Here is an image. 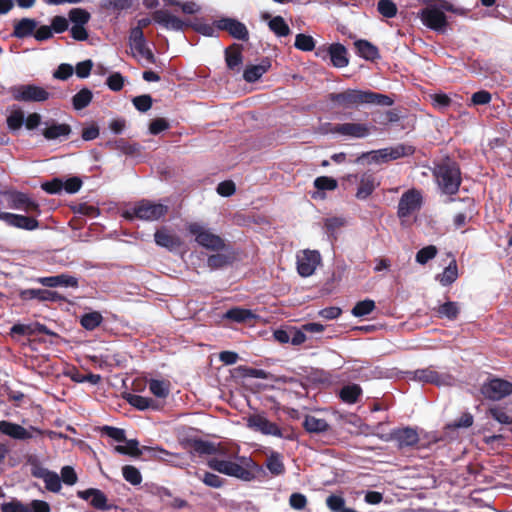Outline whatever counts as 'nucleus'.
<instances>
[{
	"label": "nucleus",
	"mask_w": 512,
	"mask_h": 512,
	"mask_svg": "<svg viewBox=\"0 0 512 512\" xmlns=\"http://www.w3.org/2000/svg\"><path fill=\"white\" fill-rule=\"evenodd\" d=\"M328 99L342 108H352L363 104L392 106L394 99L386 94L371 90L347 89L340 93H330Z\"/></svg>",
	"instance_id": "nucleus-1"
},
{
	"label": "nucleus",
	"mask_w": 512,
	"mask_h": 512,
	"mask_svg": "<svg viewBox=\"0 0 512 512\" xmlns=\"http://www.w3.org/2000/svg\"><path fill=\"white\" fill-rule=\"evenodd\" d=\"M433 177L443 194L455 195L462 183L459 164L450 157H445L435 163L432 170Z\"/></svg>",
	"instance_id": "nucleus-2"
},
{
	"label": "nucleus",
	"mask_w": 512,
	"mask_h": 512,
	"mask_svg": "<svg viewBox=\"0 0 512 512\" xmlns=\"http://www.w3.org/2000/svg\"><path fill=\"white\" fill-rule=\"evenodd\" d=\"M151 16H153L155 23L161 25L167 30L183 31L184 28L191 27L196 32L207 37H212L215 34L216 27L214 24L210 25L203 23L199 19H195L194 22H185L177 16L172 15L169 11L163 9L153 11Z\"/></svg>",
	"instance_id": "nucleus-3"
},
{
	"label": "nucleus",
	"mask_w": 512,
	"mask_h": 512,
	"mask_svg": "<svg viewBox=\"0 0 512 512\" xmlns=\"http://www.w3.org/2000/svg\"><path fill=\"white\" fill-rule=\"evenodd\" d=\"M168 210L167 205L142 199L135 203L132 208L125 210L123 217L129 221L135 218L146 221H156L164 217L168 213Z\"/></svg>",
	"instance_id": "nucleus-4"
},
{
	"label": "nucleus",
	"mask_w": 512,
	"mask_h": 512,
	"mask_svg": "<svg viewBox=\"0 0 512 512\" xmlns=\"http://www.w3.org/2000/svg\"><path fill=\"white\" fill-rule=\"evenodd\" d=\"M207 466L221 474L235 477L244 481H250L253 479V473L249 469L231 460H223L214 457L207 461Z\"/></svg>",
	"instance_id": "nucleus-5"
},
{
	"label": "nucleus",
	"mask_w": 512,
	"mask_h": 512,
	"mask_svg": "<svg viewBox=\"0 0 512 512\" xmlns=\"http://www.w3.org/2000/svg\"><path fill=\"white\" fill-rule=\"evenodd\" d=\"M188 231L190 234L195 236V241L202 247L212 250V251H220L225 248L224 240L212 233L210 230L205 229L199 223H191L188 226Z\"/></svg>",
	"instance_id": "nucleus-6"
},
{
	"label": "nucleus",
	"mask_w": 512,
	"mask_h": 512,
	"mask_svg": "<svg viewBox=\"0 0 512 512\" xmlns=\"http://www.w3.org/2000/svg\"><path fill=\"white\" fill-rule=\"evenodd\" d=\"M9 93L16 101L44 102L49 99V92L34 84L15 85L9 88Z\"/></svg>",
	"instance_id": "nucleus-7"
},
{
	"label": "nucleus",
	"mask_w": 512,
	"mask_h": 512,
	"mask_svg": "<svg viewBox=\"0 0 512 512\" xmlns=\"http://www.w3.org/2000/svg\"><path fill=\"white\" fill-rule=\"evenodd\" d=\"M481 394L492 401H500L512 394V383L501 378H491L481 386Z\"/></svg>",
	"instance_id": "nucleus-8"
},
{
	"label": "nucleus",
	"mask_w": 512,
	"mask_h": 512,
	"mask_svg": "<svg viewBox=\"0 0 512 512\" xmlns=\"http://www.w3.org/2000/svg\"><path fill=\"white\" fill-rule=\"evenodd\" d=\"M421 22L431 30L444 33L448 22L445 13L435 6H428L419 12Z\"/></svg>",
	"instance_id": "nucleus-9"
},
{
	"label": "nucleus",
	"mask_w": 512,
	"mask_h": 512,
	"mask_svg": "<svg viewBox=\"0 0 512 512\" xmlns=\"http://www.w3.org/2000/svg\"><path fill=\"white\" fill-rule=\"evenodd\" d=\"M422 206V194L416 189L404 192L399 200L397 216L404 219L419 211Z\"/></svg>",
	"instance_id": "nucleus-10"
},
{
	"label": "nucleus",
	"mask_w": 512,
	"mask_h": 512,
	"mask_svg": "<svg viewBox=\"0 0 512 512\" xmlns=\"http://www.w3.org/2000/svg\"><path fill=\"white\" fill-rule=\"evenodd\" d=\"M247 426L263 435L284 437L281 428L276 423L268 420L264 414L256 413L250 415L247 419Z\"/></svg>",
	"instance_id": "nucleus-11"
},
{
	"label": "nucleus",
	"mask_w": 512,
	"mask_h": 512,
	"mask_svg": "<svg viewBox=\"0 0 512 512\" xmlns=\"http://www.w3.org/2000/svg\"><path fill=\"white\" fill-rule=\"evenodd\" d=\"M214 25L218 30L226 31L228 34L241 41H248L249 31L246 25L237 19L230 17H222L214 21Z\"/></svg>",
	"instance_id": "nucleus-12"
},
{
	"label": "nucleus",
	"mask_w": 512,
	"mask_h": 512,
	"mask_svg": "<svg viewBox=\"0 0 512 512\" xmlns=\"http://www.w3.org/2000/svg\"><path fill=\"white\" fill-rule=\"evenodd\" d=\"M321 262V255L316 250H304L301 256L297 257V271L302 277L311 276Z\"/></svg>",
	"instance_id": "nucleus-13"
},
{
	"label": "nucleus",
	"mask_w": 512,
	"mask_h": 512,
	"mask_svg": "<svg viewBox=\"0 0 512 512\" xmlns=\"http://www.w3.org/2000/svg\"><path fill=\"white\" fill-rule=\"evenodd\" d=\"M390 439L397 442L399 449L413 448L416 447L419 442V435L416 429L404 427L392 430Z\"/></svg>",
	"instance_id": "nucleus-14"
},
{
	"label": "nucleus",
	"mask_w": 512,
	"mask_h": 512,
	"mask_svg": "<svg viewBox=\"0 0 512 512\" xmlns=\"http://www.w3.org/2000/svg\"><path fill=\"white\" fill-rule=\"evenodd\" d=\"M0 220L4 221L9 226L28 231L35 230L39 227V222L36 218L9 212H1Z\"/></svg>",
	"instance_id": "nucleus-15"
},
{
	"label": "nucleus",
	"mask_w": 512,
	"mask_h": 512,
	"mask_svg": "<svg viewBox=\"0 0 512 512\" xmlns=\"http://www.w3.org/2000/svg\"><path fill=\"white\" fill-rule=\"evenodd\" d=\"M330 132L333 134H340L344 136H350L353 138H364L369 135L370 129L366 124L363 123H341L335 124Z\"/></svg>",
	"instance_id": "nucleus-16"
},
{
	"label": "nucleus",
	"mask_w": 512,
	"mask_h": 512,
	"mask_svg": "<svg viewBox=\"0 0 512 512\" xmlns=\"http://www.w3.org/2000/svg\"><path fill=\"white\" fill-rule=\"evenodd\" d=\"M154 241L158 246L166 248L169 251H174L182 245L180 237L164 226L156 230Z\"/></svg>",
	"instance_id": "nucleus-17"
},
{
	"label": "nucleus",
	"mask_w": 512,
	"mask_h": 512,
	"mask_svg": "<svg viewBox=\"0 0 512 512\" xmlns=\"http://www.w3.org/2000/svg\"><path fill=\"white\" fill-rule=\"evenodd\" d=\"M38 22L33 18H22L13 21V31L11 37L17 39H24L33 36Z\"/></svg>",
	"instance_id": "nucleus-18"
},
{
	"label": "nucleus",
	"mask_w": 512,
	"mask_h": 512,
	"mask_svg": "<svg viewBox=\"0 0 512 512\" xmlns=\"http://www.w3.org/2000/svg\"><path fill=\"white\" fill-rule=\"evenodd\" d=\"M38 283L45 287H58V286H64V287H78V279L74 276H70L67 274H60L56 276H48V277H39L36 280Z\"/></svg>",
	"instance_id": "nucleus-19"
},
{
	"label": "nucleus",
	"mask_w": 512,
	"mask_h": 512,
	"mask_svg": "<svg viewBox=\"0 0 512 512\" xmlns=\"http://www.w3.org/2000/svg\"><path fill=\"white\" fill-rule=\"evenodd\" d=\"M378 185L379 183L376 182V178L373 173H363L359 180L356 198L359 200L367 199L374 192Z\"/></svg>",
	"instance_id": "nucleus-20"
},
{
	"label": "nucleus",
	"mask_w": 512,
	"mask_h": 512,
	"mask_svg": "<svg viewBox=\"0 0 512 512\" xmlns=\"http://www.w3.org/2000/svg\"><path fill=\"white\" fill-rule=\"evenodd\" d=\"M331 63L336 68H344L349 64L348 51L341 43H333L328 46Z\"/></svg>",
	"instance_id": "nucleus-21"
},
{
	"label": "nucleus",
	"mask_w": 512,
	"mask_h": 512,
	"mask_svg": "<svg viewBox=\"0 0 512 512\" xmlns=\"http://www.w3.org/2000/svg\"><path fill=\"white\" fill-rule=\"evenodd\" d=\"M271 68V60L265 57L258 65H249L243 72V78L248 83L259 80Z\"/></svg>",
	"instance_id": "nucleus-22"
},
{
	"label": "nucleus",
	"mask_w": 512,
	"mask_h": 512,
	"mask_svg": "<svg viewBox=\"0 0 512 512\" xmlns=\"http://www.w3.org/2000/svg\"><path fill=\"white\" fill-rule=\"evenodd\" d=\"M0 432L17 440H26L31 438V433L23 426L5 420L0 421Z\"/></svg>",
	"instance_id": "nucleus-23"
},
{
	"label": "nucleus",
	"mask_w": 512,
	"mask_h": 512,
	"mask_svg": "<svg viewBox=\"0 0 512 512\" xmlns=\"http://www.w3.org/2000/svg\"><path fill=\"white\" fill-rule=\"evenodd\" d=\"M123 398L134 408L140 411L147 409L158 410L160 408L157 401L152 398L143 397L141 395L126 393Z\"/></svg>",
	"instance_id": "nucleus-24"
},
{
	"label": "nucleus",
	"mask_w": 512,
	"mask_h": 512,
	"mask_svg": "<svg viewBox=\"0 0 512 512\" xmlns=\"http://www.w3.org/2000/svg\"><path fill=\"white\" fill-rule=\"evenodd\" d=\"M72 129L69 124L52 122L51 125L47 126L43 131L42 135L47 140H56L59 138H68L71 134Z\"/></svg>",
	"instance_id": "nucleus-25"
},
{
	"label": "nucleus",
	"mask_w": 512,
	"mask_h": 512,
	"mask_svg": "<svg viewBox=\"0 0 512 512\" xmlns=\"http://www.w3.org/2000/svg\"><path fill=\"white\" fill-rule=\"evenodd\" d=\"M106 147L111 150H117L125 155L135 156L140 153L141 146L138 143H132L124 138L110 140L106 143Z\"/></svg>",
	"instance_id": "nucleus-26"
},
{
	"label": "nucleus",
	"mask_w": 512,
	"mask_h": 512,
	"mask_svg": "<svg viewBox=\"0 0 512 512\" xmlns=\"http://www.w3.org/2000/svg\"><path fill=\"white\" fill-rule=\"evenodd\" d=\"M354 47L357 54L365 60L375 61L380 58L378 48L367 40L359 39L355 41Z\"/></svg>",
	"instance_id": "nucleus-27"
},
{
	"label": "nucleus",
	"mask_w": 512,
	"mask_h": 512,
	"mask_svg": "<svg viewBox=\"0 0 512 512\" xmlns=\"http://www.w3.org/2000/svg\"><path fill=\"white\" fill-rule=\"evenodd\" d=\"M302 426L306 432L311 434H320L330 430V425L325 419L317 418L313 415H306Z\"/></svg>",
	"instance_id": "nucleus-28"
},
{
	"label": "nucleus",
	"mask_w": 512,
	"mask_h": 512,
	"mask_svg": "<svg viewBox=\"0 0 512 512\" xmlns=\"http://www.w3.org/2000/svg\"><path fill=\"white\" fill-rule=\"evenodd\" d=\"M433 311L435 316L440 319L446 318L448 320L454 321L460 314V306L458 302L447 301L434 308Z\"/></svg>",
	"instance_id": "nucleus-29"
},
{
	"label": "nucleus",
	"mask_w": 512,
	"mask_h": 512,
	"mask_svg": "<svg viewBox=\"0 0 512 512\" xmlns=\"http://www.w3.org/2000/svg\"><path fill=\"white\" fill-rule=\"evenodd\" d=\"M413 379L422 383L441 385L443 383L442 375L432 367L417 369L413 372Z\"/></svg>",
	"instance_id": "nucleus-30"
},
{
	"label": "nucleus",
	"mask_w": 512,
	"mask_h": 512,
	"mask_svg": "<svg viewBox=\"0 0 512 512\" xmlns=\"http://www.w3.org/2000/svg\"><path fill=\"white\" fill-rule=\"evenodd\" d=\"M242 45L232 44L225 50V61L229 69L234 70L242 64Z\"/></svg>",
	"instance_id": "nucleus-31"
},
{
	"label": "nucleus",
	"mask_w": 512,
	"mask_h": 512,
	"mask_svg": "<svg viewBox=\"0 0 512 512\" xmlns=\"http://www.w3.org/2000/svg\"><path fill=\"white\" fill-rule=\"evenodd\" d=\"M13 206L16 209H22L26 212L35 213L37 215L41 212L38 203L31 200L26 194L20 192L13 197Z\"/></svg>",
	"instance_id": "nucleus-32"
},
{
	"label": "nucleus",
	"mask_w": 512,
	"mask_h": 512,
	"mask_svg": "<svg viewBox=\"0 0 512 512\" xmlns=\"http://www.w3.org/2000/svg\"><path fill=\"white\" fill-rule=\"evenodd\" d=\"M266 468L273 476L283 475L286 471L283 457L279 452L272 451L266 458Z\"/></svg>",
	"instance_id": "nucleus-33"
},
{
	"label": "nucleus",
	"mask_w": 512,
	"mask_h": 512,
	"mask_svg": "<svg viewBox=\"0 0 512 512\" xmlns=\"http://www.w3.org/2000/svg\"><path fill=\"white\" fill-rule=\"evenodd\" d=\"M193 450L200 455L224 454L220 446L202 439H193L190 442Z\"/></svg>",
	"instance_id": "nucleus-34"
},
{
	"label": "nucleus",
	"mask_w": 512,
	"mask_h": 512,
	"mask_svg": "<svg viewBox=\"0 0 512 512\" xmlns=\"http://www.w3.org/2000/svg\"><path fill=\"white\" fill-rule=\"evenodd\" d=\"M262 18L267 20L270 19L268 26L269 29L275 33L279 37H286L290 34V28L288 24L285 22L283 17L281 16H275L271 18V16L268 13H265L262 15Z\"/></svg>",
	"instance_id": "nucleus-35"
},
{
	"label": "nucleus",
	"mask_w": 512,
	"mask_h": 512,
	"mask_svg": "<svg viewBox=\"0 0 512 512\" xmlns=\"http://www.w3.org/2000/svg\"><path fill=\"white\" fill-rule=\"evenodd\" d=\"M224 318L237 323H246L255 319L256 315L250 309L234 307L225 313Z\"/></svg>",
	"instance_id": "nucleus-36"
},
{
	"label": "nucleus",
	"mask_w": 512,
	"mask_h": 512,
	"mask_svg": "<svg viewBox=\"0 0 512 512\" xmlns=\"http://www.w3.org/2000/svg\"><path fill=\"white\" fill-rule=\"evenodd\" d=\"M462 201L466 204V210L464 212L457 213L453 219V224L457 229L463 227L467 220L472 218L475 212V203L473 198L465 197Z\"/></svg>",
	"instance_id": "nucleus-37"
},
{
	"label": "nucleus",
	"mask_w": 512,
	"mask_h": 512,
	"mask_svg": "<svg viewBox=\"0 0 512 512\" xmlns=\"http://www.w3.org/2000/svg\"><path fill=\"white\" fill-rule=\"evenodd\" d=\"M361 395L362 388L360 385L354 383L343 386L339 392L340 399L347 404H354L358 402Z\"/></svg>",
	"instance_id": "nucleus-38"
},
{
	"label": "nucleus",
	"mask_w": 512,
	"mask_h": 512,
	"mask_svg": "<svg viewBox=\"0 0 512 512\" xmlns=\"http://www.w3.org/2000/svg\"><path fill=\"white\" fill-rule=\"evenodd\" d=\"M458 278V268L457 262L455 259L449 263V265L444 269L442 274L437 275L436 279L443 285L448 286L456 281Z\"/></svg>",
	"instance_id": "nucleus-39"
},
{
	"label": "nucleus",
	"mask_w": 512,
	"mask_h": 512,
	"mask_svg": "<svg viewBox=\"0 0 512 512\" xmlns=\"http://www.w3.org/2000/svg\"><path fill=\"white\" fill-rule=\"evenodd\" d=\"M93 93L88 88H82L72 97V105L75 110H82L92 102Z\"/></svg>",
	"instance_id": "nucleus-40"
},
{
	"label": "nucleus",
	"mask_w": 512,
	"mask_h": 512,
	"mask_svg": "<svg viewBox=\"0 0 512 512\" xmlns=\"http://www.w3.org/2000/svg\"><path fill=\"white\" fill-rule=\"evenodd\" d=\"M126 445H117L114 450L118 454L128 455L134 458H139L142 455V450L139 448V442L136 439H126Z\"/></svg>",
	"instance_id": "nucleus-41"
},
{
	"label": "nucleus",
	"mask_w": 512,
	"mask_h": 512,
	"mask_svg": "<svg viewBox=\"0 0 512 512\" xmlns=\"http://www.w3.org/2000/svg\"><path fill=\"white\" fill-rule=\"evenodd\" d=\"M103 321V316L98 311L85 313L80 318V324L86 330L92 331L99 327Z\"/></svg>",
	"instance_id": "nucleus-42"
},
{
	"label": "nucleus",
	"mask_w": 512,
	"mask_h": 512,
	"mask_svg": "<svg viewBox=\"0 0 512 512\" xmlns=\"http://www.w3.org/2000/svg\"><path fill=\"white\" fill-rule=\"evenodd\" d=\"M388 158L390 160H396L401 157L411 156L415 153V147L412 145L398 144L395 147L386 148Z\"/></svg>",
	"instance_id": "nucleus-43"
},
{
	"label": "nucleus",
	"mask_w": 512,
	"mask_h": 512,
	"mask_svg": "<svg viewBox=\"0 0 512 512\" xmlns=\"http://www.w3.org/2000/svg\"><path fill=\"white\" fill-rule=\"evenodd\" d=\"M170 383L164 380L151 379L149 381L150 392L158 398H166L170 392Z\"/></svg>",
	"instance_id": "nucleus-44"
},
{
	"label": "nucleus",
	"mask_w": 512,
	"mask_h": 512,
	"mask_svg": "<svg viewBox=\"0 0 512 512\" xmlns=\"http://www.w3.org/2000/svg\"><path fill=\"white\" fill-rule=\"evenodd\" d=\"M295 48L304 52H310L315 49L316 42L310 35L299 33L295 37Z\"/></svg>",
	"instance_id": "nucleus-45"
},
{
	"label": "nucleus",
	"mask_w": 512,
	"mask_h": 512,
	"mask_svg": "<svg viewBox=\"0 0 512 512\" xmlns=\"http://www.w3.org/2000/svg\"><path fill=\"white\" fill-rule=\"evenodd\" d=\"M375 302L371 299L359 301L352 308V315L355 317H363L370 314L375 309Z\"/></svg>",
	"instance_id": "nucleus-46"
},
{
	"label": "nucleus",
	"mask_w": 512,
	"mask_h": 512,
	"mask_svg": "<svg viewBox=\"0 0 512 512\" xmlns=\"http://www.w3.org/2000/svg\"><path fill=\"white\" fill-rule=\"evenodd\" d=\"M69 19L73 25L84 26L91 18L90 13L83 8H73L69 11Z\"/></svg>",
	"instance_id": "nucleus-47"
},
{
	"label": "nucleus",
	"mask_w": 512,
	"mask_h": 512,
	"mask_svg": "<svg viewBox=\"0 0 512 512\" xmlns=\"http://www.w3.org/2000/svg\"><path fill=\"white\" fill-rule=\"evenodd\" d=\"M196 475L206 486L211 488H221L225 483V479L211 472L197 473Z\"/></svg>",
	"instance_id": "nucleus-48"
},
{
	"label": "nucleus",
	"mask_w": 512,
	"mask_h": 512,
	"mask_svg": "<svg viewBox=\"0 0 512 512\" xmlns=\"http://www.w3.org/2000/svg\"><path fill=\"white\" fill-rule=\"evenodd\" d=\"M314 187L319 191H333L338 187V182L329 176H319L314 180Z\"/></svg>",
	"instance_id": "nucleus-49"
},
{
	"label": "nucleus",
	"mask_w": 512,
	"mask_h": 512,
	"mask_svg": "<svg viewBox=\"0 0 512 512\" xmlns=\"http://www.w3.org/2000/svg\"><path fill=\"white\" fill-rule=\"evenodd\" d=\"M122 474L124 479L132 485H139L142 482L140 471L132 465H125L122 468Z\"/></svg>",
	"instance_id": "nucleus-50"
},
{
	"label": "nucleus",
	"mask_w": 512,
	"mask_h": 512,
	"mask_svg": "<svg viewBox=\"0 0 512 512\" xmlns=\"http://www.w3.org/2000/svg\"><path fill=\"white\" fill-rule=\"evenodd\" d=\"M377 10L386 18H393L397 14V6L392 0H379Z\"/></svg>",
	"instance_id": "nucleus-51"
},
{
	"label": "nucleus",
	"mask_w": 512,
	"mask_h": 512,
	"mask_svg": "<svg viewBox=\"0 0 512 512\" xmlns=\"http://www.w3.org/2000/svg\"><path fill=\"white\" fill-rule=\"evenodd\" d=\"M430 98L433 107L441 112L448 108L452 103L451 98L445 93H435L430 95Z\"/></svg>",
	"instance_id": "nucleus-52"
},
{
	"label": "nucleus",
	"mask_w": 512,
	"mask_h": 512,
	"mask_svg": "<svg viewBox=\"0 0 512 512\" xmlns=\"http://www.w3.org/2000/svg\"><path fill=\"white\" fill-rule=\"evenodd\" d=\"M437 252L438 250L434 245H428L426 247H423L416 253V261L419 264L424 265L428 261L433 259L437 255Z\"/></svg>",
	"instance_id": "nucleus-53"
},
{
	"label": "nucleus",
	"mask_w": 512,
	"mask_h": 512,
	"mask_svg": "<svg viewBox=\"0 0 512 512\" xmlns=\"http://www.w3.org/2000/svg\"><path fill=\"white\" fill-rule=\"evenodd\" d=\"M473 422H474L473 415L469 412H465L454 422L447 424L445 429L455 430L458 428H469L473 425Z\"/></svg>",
	"instance_id": "nucleus-54"
},
{
	"label": "nucleus",
	"mask_w": 512,
	"mask_h": 512,
	"mask_svg": "<svg viewBox=\"0 0 512 512\" xmlns=\"http://www.w3.org/2000/svg\"><path fill=\"white\" fill-rule=\"evenodd\" d=\"M46 478H44L45 488L50 491L57 493L61 489V479L57 473L50 471L45 474Z\"/></svg>",
	"instance_id": "nucleus-55"
},
{
	"label": "nucleus",
	"mask_w": 512,
	"mask_h": 512,
	"mask_svg": "<svg viewBox=\"0 0 512 512\" xmlns=\"http://www.w3.org/2000/svg\"><path fill=\"white\" fill-rule=\"evenodd\" d=\"M134 107L140 112H147L153 103V99L149 94L136 96L132 99Z\"/></svg>",
	"instance_id": "nucleus-56"
},
{
	"label": "nucleus",
	"mask_w": 512,
	"mask_h": 512,
	"mask_svg": "<svg viewBox=\"0 0 512 512\" xmlns=\"http://www.w3.org/2000/svg\"><path fill=\"white\" fill-rule=\"evenodd\" d=\"M24 123V113L22 110H15L7 117V126L15 131L19 130Z\"/></svg>",
	"instance_id": "nucleus-57"
},
{
	"label": "nucleus",
	"mask_w": 512,
	"mask_h": 512,
	"mask_svg": "<svg viewBox=\"0 0 512 512\" xmlns=\"http://www.w3.org/2000/svg\"><path fill=\"white\" fill-rule=\"evenodd\" d=\"M101 432L117 442L126 441L124 429L105 425L101 428Z\"/></svg>",
	"instance_id": "nucleus-58"
},
{
	"label": "nucleus",
	"mask_w": 512,
	"mask_h": 512,
	"mask_svg": "<svg viewBox=\"0 0 512 512\" xmlns=\"http://www.w3.org/2000/svg\"><path fill=\"white\" fill-rule=\"evenodd\" d=\"M106 85L110 90L118 92L124 86V77L119 72H114L106 79Z\"/></svg>",
	"instance_id": "nucleus-59"
},
{
	"label": "nucleus",
	"mask_w": 512,
	"mask_h": 512,
	"mask_svg": "<svg viewBox=\"0 0 512 512\" xmlns=\"http://www.w3.org/2000/svg\"><path fill=\"white\" fill-rule=\"evenodd\" d=\"M68 27L69 22L64 16L57 15L51 19L50 28L52 29V33H63L68 29Z\"/></svg>",
	"instance_id": "nucleus-60"
},
{
	"label": "nucleus",
	"mask_w": 512,
	"mask_h": 512,
	"mask_svg": "<svg viewBox=\"0 0 512 512\" xmlns=\"http://www.w3.org/2000/svg\"><path fill=\"white\" fill-rule=\"evenodd\" d=\"M129 39L134 49L141 48L143 45L146 44V39L143 30L137 27H133L130 30Z\"/></svg>",
	"instance_id": "nucleus-61"
},
{
	"label": "nucleus",
	"mask_w": 512,
	"mask_h": 512,
	"mask_svg": "<svg viewBox=\"0 0 512 512\" xmlns=\"http://www.w3.org/2000/svg\"><path fill=\"white\" fill-rule=\"evenodd\" d=\"M41 188L48 194H59L63 190V181L60 178H53L42 183Z\"/></svg>",
	"instance_id": "nucleus-62"
},
{
	"label": "nucleus",
	"mask_w": 512,
	"mask_h": 512,
	"mask_svg": "<svg viewBox=\"0 0 512 512\" xmlns=\"http://www.w3.org/2000/svg\"><path fill=\"white\" fill-rule=\"evenodd\" d=\"M489 415L501 424H511L512 417L509 416L502 408L493 407L488 410Z\"/></svg>",
	"instance_id": "nucleus-63"
},
{
	"label": "nucleus",
	"mask_w": 512,
	"mask_h": 512,
	"mask_svg": "<svg viewBox=\"0 0 512 512\" xmlns=\"http://www.w3.org/2000/svg\"><path fill=\"white\" fill-rule=\"evenodd\" d=\"M326 504L332 512H341L345 507V500L339 495H330L326 499Z\"/></svg>",
	"instance_id": "nucleus-64"
}]
</instances>
